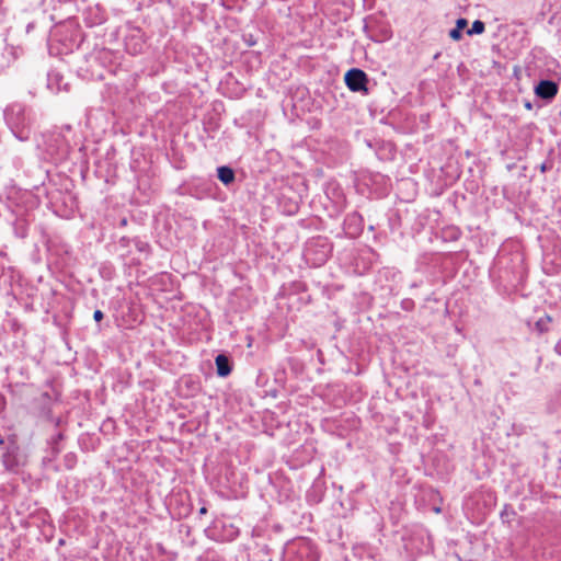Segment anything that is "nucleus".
<instances>
[{
  "label": "nucleus",
  "mask_w": 561,
  "mask_h": 561,
  "mask_svg": "<svg viewBox=\"0 0 561 561\" xmlns=\"http://www.w3.org/2000/svg\"><path fill=\"white\" fill-rule=\"evenodd\" d=\"M5 442L3 438H0V445H3Z\"/></svg>",
  "instance_id": "nucleus-20"
},
{
  "label": "nucleus",
  "mask_w": 561,
  "mask_h": 561,
  "mask_svg": "<svg viewBox=\"0 0 561 561\" xmlns=\"http://www.w3.org/2000/svg\"><path fill=\"white\" fill-rule=\"evenodd\" d=\"M344 81L352 92L368 93V76L364 70L359 68L350 69L344 76Z\"/></svg>",
  "instance_id": "nucleus-4"
},
{
  "label": "nucleus",
  "mask_w": 561,
  "mask_h": 561,
  "mask_svg": "<svg viewBox=\"0 0 561 561\" xmlns=\"http://www.w3.org/2000/svg\"><path fill=\"white\" fill-rule=\"evenodd\" d=\"M217 176L225 185L233 183L236 179L234 171L227 165H222L217 169Z\"/></svg>",
  "instance_id": "nucleus-7"
},
{
  "label": "nucleus",
  "mask_w": 561,
  "mask_h": 561,
  "mask_svg": "<svg viewBox=\"0 0 561 561\" xmlns=\"http://www.w3.org/2000/svg\"><path fill=\"white\" fill-rule=\"evenodd\" d=\"M43 397L49 399V394L47 392L43 393Z\"/></svg>",
  "instance_id": "nucleus-18"
},
{
  "label": "nucleus",
  "mask_w": 561,
  "mask_h": 561,
  "mask_svg": "<svg viewBox=\"0 0 561 561\" xmlns=\"http://www.w3.org/2000/svg\"><path fill=\"white\" fill-rule=\"evenodd\" d=\"M4 118L12 130H20V139H27V135H23V128L25 126V114L24 107L22 105L12 104L8 106L4 111Z\"/></svg>",
  "instance_id": "nucleus-3"
},
{
  "label": "nucleus",
  "mask_w": 561,
  "mask_h": 561,
  "mask_svg": "<svg viewBox=\"0 0 561 561\" xmlns=\"http://www.w3.org/2000/svg\"><path fill=\"white\" fill-rule=\"evenodd\" d=\"M32 27H33V24H28L27 25V32H30V30H32Z\"/></svg>",
  "instance_id": "nucleus-19"
},
{
  "label": "nucleus",
  "mask_w": 561,
  "mask_h": 561,
  "mask_svg": "<svg viewBox=\"0 0 561 561\" xmlns=\"http://www.w3.org/2000/svg\"><path fill=\"white\" fill-rule=\"evenodd\" d=\"M535 93L543 100H552L558 93V85L551 80H541L536 85Z\"/></svg>",
  "instance_id": "nucleus-5"
},
{
  "label": "nucleus",
  "mask_w": 561,
  "mask_h": 561,
  "mask_svg": "<svg viewBox=\"0 0 561 561\" xmlns=\"http://www.w3.org/2000/svg\"><path fill=\"white\" fill-rule=\"evenodd\" d=\"M125 47L129 54L137 55L142 51L144 43L135 36H131L126 41Z\"/></svg>",
  "instance_id": "nucleus-8"
},
{
  "label": "nucleus",
  "mask_w": 561,
  "mask_h": 561,
  "mask_svg": "<svg viewBox=\"0 0 561 561\" xmlns=\"http://www.w3.org/2000/svg\"><path fill=\"white\" fill-rule=\"evenodd\" d=\"M60 439H62V434H61V433H58V434L53 438V444H57Z\"/></svg>",
  "instance_id": "nucleus-16"
},
{
  "label": "nucleus",
  "mask_w": 561,
  "mask_h": 561,
  "mask_svg": "<svg viewBox=\"0 0 561 561\" xmlns=\"http://www.w3.org/2000/svg\"><path fill=\"white\" fill-rule=\"evenodd\" d=\"M550 321H551L550 317H548V316H547L545 319H543V318L539 319V320L536 322V327H537V329H538L540 332H545V331H547V330H548V328H547V323H548V322H550Z\"/></svg>",
  "instance_id": "nucleus-10"
},
{
  "label": "nucleus",
  "mask_w": 561,
  "mask_h": 561,
  "mask_svg": "<svg viewBox=\"0 0 561 561\" xmlns=\"http://www.w3.org/2000/svg\"><path fill=\"white\" fill-rule=\"evenodd\" d=\"M287 561H319V553L316 546L306 538L291 542L286 548Z\"/></svg>",
  "instance_id": "nucleus-1"
},
{
  "label": "nucleus",
  "mask_w": 561,
  "mask_h": 561,
  "mask_svg": "<svg viewBox=\"0 0 561 561\" xmlns=\"http://www.w3.org/2000/svg\"><path fill=\"white\" fill-rule=\"evenodd\" d=\"M217 375L219 377H227L231 373V363L227 355L219 354L215 358Z\"/></svg>",
  "instance_id": "nucleus-6"
},
{
  "label": "nucleus",
  "mask_w": 561,
  "mask_h": 561,
  "mask_svg": "<svg viewBox=\"0 0 561 561\" xmlns=\"http://www.w3.org/2000/svg\"><path fill=\"white\" fill-rule=\"evenodd\" d=\"M554 351L561 355V339L558 341V343L554 346Z\"/></svg>",
  "instance_id": "nucleus-14"
},
{
  "label": "nucleus",
  "mask_w": 561,
  "mask_h": 561,
  "mask_svg": "<svg viewBox=\"0 0 561 561\" xmlns=\"http://www.w3.org/2000/svg\"><path fill=\"white\" fill-rule=\"evenodd\" d=\"M104 318V313L101 310H95L93 313V319L96 322H100Z\"/></svg>",
  "instance_id": "nucleus-13"
},
{
  "label": "nucleus",
  "mask_w": 561,
  "mask_h": 561,
  "mask_svg": "<svg viewBox=\"0 0 561 561\" xmlns=\"http://www.w3.org/2000/svg\"><path fill=\"white\" fill-rule=\"evenodd\" d=\"M468 25V21L463 18H460L456 21V28L459 30V31H463Z\"/></svg>",
  "instance_id": "nucleus-12"
},
{
  "label": "nucleus",
  "mask_w": 561,
  "mask_h": 561,
  "mask_svg": "<svg viewBox=\"0 0 561 561\" xmlns=\"http://www.w3.org/2000/svg\"><path fill=\"white\" fill-rule=\"evenodd\" d=\"M206 513H207V508H206L205 506L201 507V510H199V514H201V515H204V514H206Z\"/></svg>",
  "instance_id": "nucleus-17"
},
{
  "label": "nucleus",
  "mask_w": 561,
  "mask_h": 561,
  "mask_svg": "<svg viewBox=\"0 0 561 561\" xmlns=\"http://www.w3.org/2000/svg\"><path fill=\"white\" fill-rule=\"evenodd\" d=\"M449 36L450 38H453L454 41H459L461 39L462 37V32L457 30L456 27H454L453 30H450L449 32Z\"/></svg>",
  "instance_id": "nucleus-11"
},
{
  "label": "nucleus",
  "mask_w": 561,
  "mask_h": 561,
  "mask_svg": "<svg viewBox=\"0 0 561 561\" xmlns=\"http://www.w3.org/2000/svg\"><path fill=\"white\" fill-rule=\"evenodd\" d=\"M1 459L4 468L11 472H18L26 465V456L20 450L14 435L7 438V446Z\"/></svg>",
  "instance_id": "nucleus-2"
},
{
  "label": "nucleus",
  "mask_w": 561,
  "mask_h": 561,
  "mask_svg": "<svg viewBox=\"0 0 561 561\" xmlns=\"http://www.w3.org/2000/svg\"><path fill=\"white\" fill-rule=\"evenodd\" d=\"M550 169V165H548L546 162H543L541 165H540V171L542 173L547 172V170Z\"/></svg>",
  "instance_id": "nucleus-15"
},
{
  "label": "nucleus",
  "mask_w": 561,
  "mask_h": 561,
  "mask_svg": "<svg viewBox=\"0 0 561 561\" xmlns=\"http://www.w3.org/2000/svg\"><path fill=\"white\" fill-rule=\"evenodd\" d=\"M485 30V24L484 22H482L481 20H476L471 27L467 31V34L468 35H478V34H482Z\"/></svg>",
  "instance_id": "nucleus-9"
}]
</instances>
